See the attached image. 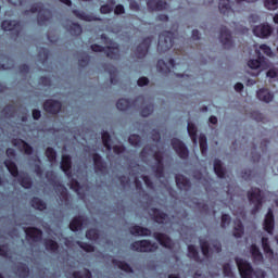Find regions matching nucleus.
Listing matches in <instances>:
<instances>
[{
	"label": "nucleus",
	"instance_id": "nucleus-1",
	"mask_svg": "<svg viewBox=\"0 0 278 278\" xmlns=\"http://www.w3.org/2000/svg\"><path fill=\"white\" fill-rule=\"evenodd\" d=\"M4 166L5 168H8L12 177L17 178L18 184L22 186V188H25V190H29L34 186L31 177H29L25 173L18 174V166H16V163H14V161L10 159L4 160Z\"/></svg>",
	"mask_w": 278,
	"mask_h": 278
},
{
	"label": "nucleus",
	"instance_id": "nucleus-2",
	"mask_svg": "<svg viewBox=\"0 0 278 278\" xmlns=\"http://www.w3.org/2000/svg\"><path fill=\"white\" fill-rule=\"evenodd\" d=\"M29 12L31 14H36V12L38 13L37 15L38 25H47V23L51 21V16H52L51 10L45 9V5L40 2L33 4L29 10L25 11V14H28Z\"/></svg>",
	"mask_w": 278,
	"mask_h": 278
},
{
	"label": "nucleus",
	"instance_id": "nucleus-3",
	"mask_svg": "<svg viewBox=\"0 0 278 278\" xmlns=\"http://www.w3.org/2000/svg\"><path fill=\"white\" fill-rule=\"evenodd\" d=\"M249 202L254 206L251 210L252 216H255L260 210H262V205L264 204V195H262V189L257 187H252L250 191H248Z\"/></svg>",
	"mask_w": 278,
	"mask_h": 278
},
{
	"label": "nucleus",
	"instance_id": "nucleus-4",
	"mask_svg": "<svg viewBox=\"0 0 278 278\" xmlns=\"http://www.w3.org/2000/svg\"><path fill=\"white\" fill-rule=\"evenodd\" d=\"M173 45H175V34L173 31L164 30L159 35L157 51H160V53L170 51Z\"/></svg>",
	"mask_w": 278,
	"mask_h": 278
},
{
	"label": "nucleus",
	"instance_id": "nucleus-5",
	"mask_svg": "<svg viewBox=\"0 0 278 278\" xmlns=\"http://www.w3.org/2000/svg\"><path fill=\"white\" fill-rule=\"evenodd\" d=\"M130 249L137 253H153V251H157V243L143 239L130 243Z\"/></svg>",
	"mask_w": 278,
	"mask_h": 278
},
{
	"label": "nucleus",
	"instance_id": "nucleus-6",
	"mask_svg": "<svg viewBox=\"0 0 278 278\" xmlns=\"http://www.w3.org/2000/svg\"><path fill=\"white\" fill-rule=\"evenodd\" d=\"M1 28L3 31H11L14 38H18L21 36V31H23V26L21 22L16 20H4L1 23Z\"/></svg>",
	"mask_w": 278,
	"mask_h": 278
},
{
	"label": "nucleus",
	"instance_id": "nucleus-7",
	"mask_svg": "<svg viewBox=\"0 0 278 278\" xmlns=\"http://www.w3.org/2000/svg\"><path fill=\"white\" fill-rule=\"evenodd\" d=\"M170 144L180 160H188L190 151L188 150V147H186V143L181 141V139L173 138L170 140Z\"/></svg>",
	"mask_w": 278,
	"mask_h": 278
},
{
	"label": "nucleus",
	"instance_id": "nucleus-8",
	"mask_svg": "<svg viewBox=\"0 0 278 278\" xmlns=\"http://www.w3.org/2000/svg\"><path fill=\"white\" fill-rule=\"evenodd\" d=\"M235 262L241 278H253V266H251V263L240 257H236Z\"/></svg>",
	"mask_w": 278,
	"mask_h": 278
},
{
	"label": "nucleus",
	"instance_id": "nucleus-9",
	"mask_svg": "<svg viewBox=\"0 0 278 278\" xmlns=\"http://www.w3.org/2000/svg\"><path fill=\"white\" fill-rule=\"evenodd\" d=\"M140 101H144V96L137 97L134 101L125 98H121L116 102V108L121 112H127V110H131L132 108H136Z\"/></svg>",
	"mask_w": 278,
	"mask_h": 278
},
{
	"label": "nucleus",
	"instance_id": "nucleus-10",
	"mask_svg": "<svg viewBox=\"0 0 278 278\" xmlns=\"http://www.w3.org/2000/svg\"><path fill=\"white\" fill-rule=\"evenodd\" d=\"M151 42H153V38L146 37L141 43H139L136 48V58L138 60H144L149 54V50L151 49Z\"/></svg>",
	"mask_w": 278,
	"mask_h": 278
},
{
	"label": "nucleus",
	"instance_id": "nucleus-11",
	"mask_svg": "<svg viewBox=\"0 0 278 278\" xmlns=\"http://www.w3.org/2000/svg\"><path fill=\"white\" fill-rule=\"evenodd\" d=\"M43 110L47 114L58 116L62 112V102L60 100L48 99L43 102Z\"/></svg>",
	"mask_w": 278,
	"mask_h": 278
},
{
	"label": "nucleus",
	"instance_id": "nucleus-12",
	"mask_svg": "<svg viewBox=\"0 0 278 278\" xmlns=\"http://www.w3.org/2000/svg\"><path fill=\"white\" fill-rule=\"evenodd\" d=\"M219 42H222L224 49H231V47H233L231 31L229 28H227V26H222L219 29Z\"/></svg>",
	"mask_w": 278,
	"mask_h": 278
},
{
	"label": "nucleus",
	"instance_id": "nucleus-13",
	"mask_svg": "<svg viewBox=\"0 0 278 278\" xmlns=\"http://www.w3.org/2000/svg\"><path fill=\"white\" fill-rule=\"evenodd\" d=\"M253 34L256 38H268L273 35V26L270 24H260L253 28Z\"/></svg>",
	"mask_w": 278,
	"mask_h": 278
},
{
	"label": "nucleus",
	"instance_id": "nucleus-14",
	"mask_svg": "<svg viewBox=\"0 0 278 278\" xmlns=\"http://www.w3.org/2000/svg\"><path fill=\"white\" fill-rule=\"evenodd\" d=\"M149 12H164L168 8L165 0H146Z\"/></svg>",
	"mask_w": 278,
	"mask_h": 278
},
{
	"label": "nucleus",
	"instance_id": "nucleus-15",
	"mask_svg": "<svg viewBox=\"0 0 278 278\" xmlns=\"http://www.w3.org/2000/svg\"><path fill=\"white\" fill-rule=\"evenodd\" d=\"M263 227L267 233L273 236V231H275V214L273 213V208H268V212L265 215Z\"/></svg>",
	"mask_w": 278,
	"mask_h": 278
},
{
	"label": "nucleus",
	"instance_id": "nucleus-16",
	"mask_svg": "<svg viewBox=\"0 0 278 278\" xmlns=\"http://www.w3.org/2000/svg\"><path fill=\"white\" fill-rule=\"evenodd\" d=\"M27 240L31 242H40L42 240V231L37 227H27L24 229Z\"/></svg>",
	"mask_w": 278,
	"mask_h": 278
},
{
	"label": "nucleus",
	"instance_id": "nucleus-17",
	"mask_svg": "<svg viewBox=\"0 0 278 278\" xmlns=\"http://www.w3.org/2000/svg\"><path fill=\"white\" fill-rule=\"evenodd\" d=\"M92 160L96 173H105V170H108V163L105 162V160H103V156H101V154L93 153Z\"/></svg>",
	"mask_w": 278,
	"mask_h": 278
},
{
	"label": "nucleus",
	"instance_id": "nucleus-18",
	"mask_svg": "<svg viewBox=\"0 0 278 278\" xmlns=\"http://www.w3.org/2000/svg\"><path fill=\"white\" fill-rule=\"evenodd\" d=\"M13 147H16L17 149H21L24 151L25 155H34V147H31L27 141L23 139H12Z\"/></svg>",
	"mask_w": 278,
	"mask_h": 278
},
{
	"label": "nucleus",
	"instance_id": "nucleus-19",
	"mask_svg": "<svg viewBox=\"0 0 278 278\" xmlns=\"http://www.w3.org/2000/svg\"><path fill=\"white\" fill-rule=\"evenodd\" d=\"M153 238H155L159 241V244L164 247V249H173V247H175L173 239H170V237L164 232H154Z\"/></svg>",
	"mask_w": 278,
	"mask_h": 278
},
{
	"label": "nucleus",
	"instance_id": "nucleus-20",
	"mask_svg": "<svg viewBox=\"0 0 278 278\" xmlns=\"http://www.w3.org/2000/svg\"><path fill=\"white\" fill-rule=\"evenodd\" d=\"M72 168H73V160L71 159V155L68 154L62 155L61 170H63V173H65L67 177H71V175H73Z\"/></svg>",
	"mask_w": 278,
	"mask_h": 278
},
{
	"label": "nucleus",
	"instance_id": "nucleus-21",
	"mask_svg": "<svg viewBox=\"0 0 278 278\" xmlns=\"http://www.w3.org/2000/svg\"><path fill=\"white\" fill-rule=\"evenodd\" d=\"M256 53L258 55V59H252L248 61L249 68H252V71H257V68H262L266 62V58L262 55V52L260 50H256Z\"/></svg>",
	"mask_w": 278,
	"mask_h": 278
},
{
	"label": "nucleus",
	"instance_id": "nucleus-22",
	"mask_svg": "<svg viewBox=\"0 0 278 278\" xmlns=\"http://www.w3.org/2000/svg\"><path fill=\"white\" fill-rule=\"evenodd\" d=\"M175 179L176 186L179 188V190H189L192 188V182L186 176L178 174L176 175Z\"/></svg>",
	"mask_w": 278,
	"mask_h": 278
},
{
	"label": "nucleus",
	"instance_id": "nucleus-23",
	"mask_svg": "<svg viewBox=\"0 0 278 278\" xmlns=\"http://www.w3.org/2000/svg\"><path fill=\"white\" fill-rule=\"evenodd\" d=\"M84 223H86V217L84 215H78L73 217V219L70 223L71 231H74V232L79 231V229L84 227Z\"/></svg>",
	"mask_w": 278,
	"mask_h": 278
},
{
	"label": "nucleus",
	"instance_id": "nucleus-24",
	"mask_svg": "<svg viewBox=\"0 0 278 278\" xmlns=\"http://www.w3.org/2000/svg\"><path fill=\"white\" fill-rule=\"evenodd\" d=\"M129 232L131 236H141L142 238L151 236V229L138 225L131 226Z\"/></svg>",
	"mask_w": 278,
	"mask_h": 278
},
{
	"label": "nucleus",
	"instance_id": "nucleus-25",
	"mask_svg": "<svg viewBox=\"0 0 278 278\" xmlns=\"http://www.w3.org/2000/svg\"><path fill=\"white\" fill-rule=\"evenodd\" d=\"M218 9L220 14H223L224 16H229L230 14H235L233 9L231 8L230 0H219Z\"/></svg>",
	"mask_w": 278,
	"mask_h": 278
},
{
	"label": "nucleus",
	"instance_id": "nucleus-26",
	"mask_svg": "<svg viewBox=\"0 0 278 278\" xmlns=\"http://www.w3.org/2000/svg\"><path fill=\"white\" fill-rule=\"evenodd\" d=\"M150 212L152 213L154 223L159 225H164V220L168 218V214L162 212L160 208L152 207Z\"/></svg>",
	"mask_w": 278,
	"mask_h": 278
},
{
	"label": "nucleus",
	"instance_id": "nucleus-27",
	"mask_svg": "<svg viewBox=\"0 0 278 278\" xmlns=\"http://www.w3.org/2000/svg\"><path fill=\"white\" fill-rule=\"evenodd\" d=\"M256 97L260 101H264V103H270L275 99V94L270 92V90L262 88L256 92Z\"/></svg>",
	"mask_w": 278,
	"mask_h": 278
},
{
	"label": "nucleus",
	"instance_id": "nucleus-28",
	"mask_svg": "<svg viewBox=\"0 0 278 278\" xmlns=\"http://www.w3.org/2000/svg\"><path fill=\"white\" fill-rule=\"evenodd\" d=\"M104 49H105L104 53H106V58H109L110 60H118L121 55V48L118 47V45L108 46Z\"/></svg>",
	"mask_w": 278,
	"mask_h": 278
},
{
	"label": "nucleus",
	"instance_id": "nucleus-29",
	"mask_svg": "<svg viewBox=\"0 0 278 278\" xmlns=\"http://www.w3.org/2000/svg\"><path fill=\"white\" fill-rule=\"evenodd\" d=\"M187 131L193 144H197V142H199V135H198L199 129L197 128V125H194L192 122H189L187 124Z\"/></svg>",
	"mask_w": 278,
	"mask_h": 278
},
{
	"label": "nucleus",
	"instance_id": "nucleus-30",
	"mask_svg": "<svg viewBox=\"0 0 278 278\" xmlns=\"http://www.w3.org/2000/svg\"><path fill=\"white\" fill-rule=\"evenodd\" d=\"M250 253L254 262H264V254L260 251L257 244L252 243L250 247Z\"/></svg>",
	"mask_w": 278,
	"mask_h": 278
},
{
	"label": "nucleus",
	"instance_id": "nucleus-31",
	"mask_svg": "<svg viewBox=\"0 0 278 278\" xmlns=\"http://www.w3.org/2000/svg\"><path fill=\"white\" fill-rule=\"evenodd\" d=\"M43 247L46 251H50L51 253H58L60 251V244L53 239H45Z\"/></svg>",
	"mask_w": 278,
	"mask_h": 278
},
{
	"label": "nucleus",
	"instance_id": "nucleus-32",
	"mask_svg": "<svg viewBox=\"0 0 278 278\" xmlns=\"http://www.w3.org/2000/svg\"><path fill=\"white\" fill-rule=\"evenodd\" d=\"M214 173L219 179H225L226 170L223 167V162L219 159L214 160Z\"/></svg>",
	"mask_w": 278,
	"mask_h": 278
},
{
	"label": "nucleus",
	"instance_id": "nucleus-33",
	"mask_svg": "<svg viewBox=\"0 0 278 278\" xmlns=\"http://www.w3.org/2000/svg\"><path fill=\"white\" fill-rule=\"evenodd\" d=\"M30 205L34 210H38L39 212H45V210H47V202L38 197L31 198Z\"/></svg>",
	"mask_w": 278,
	"mask_h": 278
},
{
	"label": "nucleus",
	"instance_id": "nucleus-34",
	"mask_svg": "<svg viewBox=\"0 0 278 278\" xmlns=\"http://www.w3.org/2000/svg\"><path fill=\"white\" fill-rule=\"evenodd\" d=\"M112 264L119 268V270H123L124 273H134V268H131V265L125 261H118L116 258L112 260Z\"/></svg>",
	"mask_w": 278,
	"mask_h": 278
},
{
	"label": "nucleus",
	"instance_id": "nucleus-35",
	"mask_svg": "<svg viewBox=\"0 0 278 278\" xmlns=\"http://www.w3.org/2000/svg\"><path fill=\"white\" fill-rule=\"evenodd\" d=\"M72 14H74V16H76V18H79L80 21H87L88 23H90L92 21H97V18H94L93 15L86 14V12L79 11L77 9H74L72 11Z\"/></svg>",
	"mask_w": 278,
	"mask_h": 278
},
{
	"label": "nucleus",
	"instance_id": "nucleus-36",
	"mask_svg": "<svg viewBox=\"0 0 278 278\" xmlns=\"http://www.w3.org/2000/svg\"><path fill=\"white\" fill-rule=\"evenodd\" d=\"M55 190L56 193L59 194L61 201H68V190L66 187L60 182L55 184Z\"/></svg>",
	"mask_w": 278,
	"mask_h": 278
},
{
	"label": "nucleus",
	"instance_id": "nucleus-37",
	"mask_svg": "<svg viewBox=\"0 0 278 278\" xmlns=\"http://www.w3.org/2000/svg\"><path fill=\"white\" fill-rule=\"evenodd\" d=\"M242 236H244V225L242 224V220L237 219L235 220L233 237L242 238Z\"/></svg>",
	"mask_w": 278,
	"mask_h": 278
},
{
	"label": "nucleus",
	"instance_id": "nucleus-38",
	"mask_svg": "<svg viewBox=\"0 0 278 278\" xmlns=\"http://www.w3.org/2000/svg\"><path fill=\"white\" fill-rule=\"evenodd\" d=\"M66 29L72 36H81L84 31L79 23H72L70 26L66 27Z\"/></svg>",
	"mask_w": 278,
	"mask_h": 278
},
{
	"label": "nucleus",
	"instance_id": "nucleus-39",
	"mask_svg": "<svg viewBox=\"0 0 278 278\" xmlns=\"http://www.w3.org/2000/svg\"><path fill=\"white\" fill-rule=\"evenodd\" d=\"M16 270L18 274V277L21 278H27L29 277V267L25 263H18L16 266Z\"/></svg>",
	"mask_w": 278,
	"mask_h": 278
},
{
	"label": "nucleus",
	"instance_id": "nucleus-40",
	"mask_svg": "<svg viewBox=\"0 0 278 278\" xmlns=\"http://www.w3.org/2000/svg\"><path fill=\"white\" fill-rule=\"evenodd\" d=\"M188 257L194 262H201V256L199 255V250L193 244L188 245Z\"/></svg>",
	"mask_w": 278,
	"mask_h": 278
},
{
	"label": "nucleus",
	"instance_id": "nucleus-41",
	"mask_svg": "<svg viewBox=\"0 0 278 278\" xmlns=\"http://www.w3.org/2000/svg\"><path fill=\"white\" fill-rule=\"evenodd\" d=\"M156 68L159 73H162L163 75H168V73H170V66H168V64H166L163 59H160L157 61Z\"/></svg>",
	"mask_w": 278,
	"mask_h": 278
},
{
	"label": "nucleus",
	"instance_id": "nucleus-42",
	"mask_svg": "<svg viewBox=\"0 0 278 278\" xmlns=\"http://www.w3.org/2000/svg\"><path fill=\"white\" fill-rule=\"evenodd\" d=\"M109 74H110V81L113 86H116V84H118V70H116L115 66H111L108 70Z\"/></svg>",
	"mask_w": 278,
	"mask_h": 278
},
{
	"label": "nucleus",
	"instance_id": "nucleus-43",
	"mask_svg": "<svg viewBox=\"0 0 278 278\" xmlns=\"http://www.w3.org/2000/svg\"><path fill=\"white\" fill-rule=\"evenodd\" d=\"M102 144L108 149V151H112V137L110 136V132H102Z\"/></svg>",
	"mask_w": 278,
	"mask_h": 278
},
{
	"label": "nucleus",
	"instance_id": "nucleus-44",
	"mask_svg": "<svg viewBox=\"0 0 278 278\" xmlns=\"http://www.w3.org/2000/svg\"><path fill=\"white\" fill-rule=\"evenodd\" d=\"M262 247L266 255H275V252L273 251V248H270V242L268 241L267 237L262 238Z\"/></svg>",
	"mask_w": 278,
	"mask_h": 278
},
{
	"label": "nucleus",
	"instance_id": "nucleus-45",
	"mask_svg": "<svg viewBox=\"0 0 278 278\" xmlns=\"http://www.w3.org/2000/svg\"><path fill=\"white\" fill-rule=\"evenodd\" d=\"M199 242L202 255H204V257H210V242L204 239H199Z\"/></svg>",
	"mask_w": 278,
	"mask_h": 278
},
{
	"label": "nucleus",
	"instance_id": "nucleus-46",
	"mask_svg": "<svg viewBox=\"0 0 278 278\" xmlns=\"http://www.w3.org/2000/svg\"><path fill=\"white\" fill-rule=\"evenodd\" d=\"M76 244L77 247H79V249H83V251H85L86 253H94V245L88 242L76 241Z\"/></svg>",
	"mask_w": 278,
	"mask_h": 278
},
{
	"label": "nucleus",
	"instance_id": "nucleus-47",
	"mask_svg": "<svg viewBox=\"0 0 278 278\" xmlns=\"http://www.w3.org/2000/svg\"><path fill=\"white\" fill-rule=\"evenodd\" d=\"M199 142H200V151L202 155H205V153H207V137H205L204 134H201L199 138Z\"/></svg>",
	"mask_w": 278,
	"mask_h": 278
},
{
	"label": "nucleus",
	"instance_id": "nucleus-48",
	"mask_svg": "<svg viewBox=\"0 0 278 278\" xmlns=\"http://www.w3.org/2000/svg\"><path fill=\"white\" fill-rule=\"evenodd\" d=\"M2 114H4V116H8L9 118H12L14 114H16V108L14 106V104H8L3 108Z\"/></svg>",
	"mask_w": 278,
	"mask_h": 278
},
{
	"label": "nucleus",
	"instance_id": "nucleus-49",
	"mask_svg": "<svg viewBox=\"0 0 278 278\" xmlns=\"http://www.w3.org/2000/svg\"><path fill=\"white\" fill-rule=\"evenodd\" d=\"M128 142L129 144H131V147H140V144H142V137H140V135H130L128 138Z\"/></svg>",
	"mask_w": 278,
	"mask_h": 278
},
{
	"label": "nucleus",
	"instance_id": "nucleus-50",
	"mask_svg": "<svg viewBox=\"0 0 278 278\" xmlns=\"http://www.w3.org/2000/svg\"><path fill=\"white\" fill-rule=\"evenodd\" d=\"M46 157H48L49 162H55V160H58V152L55 149L48 147L46 149Z\"/></svg>",
	"mask_w": 278,
	"mask_h": 278
},
{
	"label": "nucleus",
	"instance_id": "nucleus-51",
	"mask_svg": "<svg viewBox=\"0 0 278 278\" xmlns=\"http://www.w3.org/2000/svg\"><path fill=\"white\" fill-rule=\"evenodd\" d=\"M87 240H99V230L97 228H90L86 231Z\"/></svg>",
	"mask_w": 278,
	"mask_h": 278
},
{
	"label": "nucleus",
	"instance_id": "nucleus-52",
	"mask_svg": "<svg viewBox=\"0 0 278 278\" xmlns=\"http://www.w3.org/2000/svg\"><path fill=\"white\" fill-rule=\"evenodd\" d=\"M153 110H154V105L152 103H150L141 109L140 115L143 118H147L148 116H151V114H153Z\"/></svg>",
	"mask_w": 278,
	"mask_h": 278
},
{
	"label": "nucleus",
	"instance_id": "nucleus-53",
	"mask_svg": "<svg viewBox=\"0 0 278 278\" xmlns=\"http://www.w3.org/2000/svg\"><path fill=\"white\" fill-rule=\"evenodd\" d=\"M264 7L266 8V10L275 11L278 9V0H265Z\"/></svg>",
	"mask_w": 278,
	"mask_h": 278
},
{
	"label": "nucleus",
	"instance_id": "nucleus-54",
	"mask_svg": "<svg viewBox=\"0 0 278 278\" xmlns=\"http://www.w3.org/2000/svg\"><path fill=\"white\" fill-rule=\"evenodd\" d=\"M152 170L157 179H162V177H164V165H154L152 166Z\"/></svg>",
	"mask_w": 278,
	"mask_h": 278
},
{
	"label": "nucleus",
	"instance_id": "nucleus-55",
	"mask_svg": "<svg viewBox=\"0 0 278 278\" xmlns=\"http://www.w3.org/2000/svg\"><path fill=\"white\" fill-rule=\"evenodd\" d=\"M231 225V216L229 214H223L222 215V229H227V226Z\"/></svg>",
	"mask_w": 278,
	"mask_h": 278
},
{
	"label": "nucleus",
	"instance_id": "nucleus-56",
	"mask_svg": "<svg viewBox=\"0 0 278 278\" xmlns=\"http://www.w3.org/2000/svg\"><path fill=\"white\" fill-rule=\"evenodd\" d=\"M143 182L146 184V187L149 190H155V185L153 184V180H151V178L147 175L141 176Z\"/></svg>",
	"mask_w": 278,
	"mask_h": 278
},
{
	"label": "nucleus",
	"instance_id": "nucleus-57",
	"mask_svg": "<svg viewBox=\"0 0 278 278\" xmlns=\"http://www.w3.org/2000/svg\"><path fill=\"white\" fill-rule=\"evenodd\" d=\"M70 187H71V190H74V192H79V190H81V185L75 178H72L70 180Z\"/></svg>",
	"mask_w": 278,
	"mask_h": 278
},
{
	"label": "nucleus",
	"instance_id": "nucleus-58",
	"mask_svg": "<svg viewBox=\"0 0 278 278\" xmlns=\"http://www.w3.org/2000/svg\"><path fill=\"white\" fill-rule=\"evenodd\" d=\"M224 277H233V271L231 270V265L229 263H225L223 265Z\"/></svg>",
	"mask_w": 278,
	"mask_h": 278
},
{
	"label": "nucleus",
	"instance_id": "nucleus-59",
	"mask_svg": "<svg viewBox=\"0 0 278 278\" xmlns=\"http://www.w3.org/2000/svg\"><path fill=\"white\" fill-rule=\"evenodd\" d=\"M260 49L265 55H267V58H273V49H270L268 45L263 43L260 46Z\"/></svg>",
	"mask_w": 278,
	"mask_h": 278
},
{
	"label": "nucleus",
	"instance_id": "nucleus-60",
	"mask_svg": "<svg viewBox=\"0 0 278 278\" xmlns=\"http://www.w3.org/2000/svg\"><path fill=\"white\" fill-rule=\"evenodd\" d=\"M153 159L156 162V165H164V155L160 151L153 153Z\"/></svg>",
	"mask_w": 278,
	"mask_h": 278
},
{
	"label": "nucleus",
	"instance_id": "nucleus-61",
	"mask_svg": "<svg viewBox=\"0 0 278 278\" xmlns=\"http://www.w3.org/2000/svg\"><path fill=\"white\" fill-rule=\"evenodd\" d=\"M38 56L42 58L41 62H42V64H45V62H47V60H49V50H47L46 48H40V50L38 52Z\"/></svg>",
	"mask_w": 278,
	"mask_h": 278
},
{
	"label": "nucleus",
	"instance_id": "nucleus-62",
	"mask_svg": "<svg viewBox=\"0 0 278 278\" xmlns=\"http://www.w3.org/2000/svg\"><path fill=\"white\" fill-rule=\"evenodd\" d=\"M87 64H90V55L88 54L78 60V65L81 66V68H86Z\"/></svg>",
	"mask_w": 278,
	"mask_h": 278
},
{
	"label": "nucleus",
	"instance_id": "nucleus-63",
	"mask_svg": "<svg viewBox=\"0 0 278 278\" xmlns=\"http://www.w3.org/2000/svg\"><path fill=\"white\" fill-rule=\"evenodd\" d=\"M114 11V7L110 4H103L100 7L101 14H110Z\"/></svg>",
	"mask_w": 278,
	"mask_h": 278
},
{
	"label": "nucleus",
	"instance_id": "nucleus-64",
	"mask_svg": "<svg viewBox=\"0 0 278 278\" xmlns=\"http://www.w3.org/2000/svg\"><path fill=\"white\" fill-rule=\"evenodd\" d=\"M266 76L269 77L270 79H275L276 77H278V68H269L266 73Z\"/></svg>",
	"mask_w": 278,
	"mask_h": 278
}]
</instances>
